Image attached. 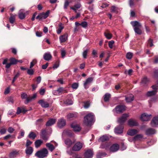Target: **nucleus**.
Wrapping results in <instances>:
<instances>
[{
  "label": "nucleus",
  "mask_w": 158,
  "mask_h": 158,
  "mask_svg": "<svg viewBox=\"0 0 158 158\" xmlns=\"http://www.w3.org/2000/svg\"><path fill=\"white\" fill-rule=\"evenodd\" d=\"M94 116L93 113L87 114L84 118V123L87 125H91L94 120Z\"/></svg>",
  "instance_id": "obj_1"
},
{
  "label": "nucleus",
  "mask_w": 158,
  "mask_h": 158,
  "mask_svg": "<svg viewBox=\"0 0 158 158\" xmlns=\"http://www.w3.org/2000/svg\"><path fill=\"white\" fill-rule=\"evenodd\" d=\"M131 23L134 27V30L136 33L139 35L142 33L141 30L139 28V27L141 26L139 23L137 21H131Z\"/></svg>",
  "instance_id": "obj_2"
},
{
  "label": "nucleus",
  "mask_w": 158,
  "mask_h": 158,
  "mask_svg": "<svg viewBox=\"0 0 158 158\" xmlns=\"http://www.w3.org/2000/svg\"><path fill=\"white\" fill-rule=\"evenodd\" d=\"M48 154V151L46 148H44L37 151L35 154V156L37 157L41 158L46 157Z\"/></svg>",
  "instance_id": "obj_3"
},
{
  "label": "nucleus",
  "mask_w": 158,
  "mask_h": 158,
  "mask_svg": "<svg viewBox=\"0 0 158 158\" xmlns=\"http://www.w3.org/2000/svg\"><path fill=\"white\" fill-rule=\"evenodd\" d=\"M153 90L148 92L146 94V95L148 97H151L155 95L157 92L158 86L156 85H153L152 86Z\"/></svg>",
  "instance_id": "obj_4"
},
{
  "label": "nucleus",
  "mask_w": 158,
  "mask_h": 158,
  "mask_svg": "<svg viewBox=\"0 0 158 158\" xmlns=\"http://www.w3.org/2000/svg\"><path fill=\"white\" fill-rule=\"evenodd\" d=\"M50 11L48 10L45 13H42L39 14L36 18L39 20L45 19L48 17Z\"/></svg>",
  "instance_id": "obj_5"
},
{
  "label": "nucleus",
  "mask_w": 158,
  "mask_h": 158,
  "mask_svg": "<svg viewBox=\"0 0 158 158\" xmlns=\"http://www.w3.org/2000/svg\"><path fill=\"white\" fill-rule=\"evenodd\" d=\"M82 146L83 144L82 143L80 142H78L74 145L72 148V149L75 151H79L82 148Z\"/></svg>",
  "instance_id": "obj_6"
},
{
  "label": "nucleus",
  "mask_w": 158,
  "mask_h": 158,
  "mask_svg": "<svg viewBox=\"0 0 158 158\" xmlns=\"http://www.w3.org/2000/svg\"><path fill=\"white\" fill-rule=\"evenodd\" d=\"M40 137L43 140L46 141L48 139L49 135H48L46 130H43L41 131Z\"/></svg>",
  "instance_id": "obj_7"
},
{
  "label": "nucleus",
  "mask_w": 158,
  "mask_h": 158,
  "mask_svg": "<svg viewBox=\"0 0 158 158\" xmlns=\"http://www.w3.org/2000/svg\"><path fill=\"white\" fill-rule=\"evenodd\" d=\"M84 155L86 158H92L94 155V152L92 149H88L85 151Z\"/></svg>",
  "instance_id": "obj_8"
},
{
  "label": "nucleus",
  "mask_w": 158,
  "mask_h": 158,
  "mask_svg": "<svg viewBox=\"0 0 158 158\" xmlns=\"http://www.w3.org/2000/svg\"><path fill=\"white\" fill-rule=\"evenodd\" d=\"M71 127L75 131H79L81 129V128L79 125L77 124L76 122H74L71 124Z\"/></svg>",
  "instance_id": "obj_9"
},
{
  "label": "nucleus",
  "mask_w": 158,
  "mask_h": 158,
  "mask_svg": "<svg viewBox=\"0 0 158 158\" xmlns=\"http://www.w3.org/2000/svg\"><path fill=\"white\" fill-rule=\"evenodd\" d=\"M152 115L151 114H148L146 113L142 114L140 116V119L143 121H147L149 120L151 117Z\"/></svg>",
  "instance_id": "obj_10"
},
{
  "label": "nucleus",
  "mask_w": 158,
  "mask_h": 158,
  "mask_svg": "<svg viewBox=\"0 0 158 158\" xmlns=\"http://www.w3.org/2000/svg\"><path fill=\"white\" fill-rule=\"evenodd\" d=\"M129 116V114H123L122 116L119 118L118 120V121L120 124L124 123L127 120V118Z\"/></svg>",
  "instance_id": "obj_11"
},
{
  "label": "nucleus",
  "mask_w": 158,
  "mask_h": 158,
  "mask_svg": "<svg viewBox=\"0 0 158 158\" xmlns=\"http://www.w3.org/2000/svg\"><path fill=\"white\" fill-rule=\"evenodd\" d=\"M38 103L42 107L44 108H47L49 106V103L44 99H41L39 100Z\"/></svg>",
  "instance_id": "obj_12"
},
{
  "label": "nucleus",
  "mask_w": 158,
  "mask_h": 158,
  "mask_svg": "<svg viewBox=\"0 0 158 158\" xmlns=\"http://www.w3.org/2000/svg\"><path fill=\"white\" fill-rule=\"evenodd\" d=\"M66 124V122L65 120L63 118H61L59 119L57 122L58 127L61 128L64 126Z\"/></svg>",
  "instance_id": "obj_13"
},
{
  "label": "nucleus",
  "mask_w": 158,
  "mask_h": 158,
  "mask_svg": "<svg viewBox=\"0 0 158 158\" xmlns=\"http://www.w3.org/2000/svg\"><path fill=\"white\" fill-rule=\"evenodd\" d=\"M151 126L153 127H157L158 125V117H155L153 118L151 122Z\"/></svg>",
  "instance_id": "obj_14"
},
{
  "label": "nucleus",
  "mask_w": 158,
  "mask_h": 158,
  "mask_svg": "<svg viewBox=\"0 0 158 158\" xmlns=\"http://www.w3.org/2000/svg\"><path fill=\"white\" fill-rule=\"evenodd\" d=\"M93 80V78L92 77H89L86 80L84 84V88L85 89H87L89 88L88 85L92 83Z\"/></svg>",
  "instance_id": "obj_15"
},
{
  "label": "nucleus",
  "mask_w": 158,
  "mask_h": 158,
  "mask_svg": "<svg viewBox=\"0 0 158 158\" xmlns=\"http://www.w3.org/2000/svg\"><path fill=\"white\" fill-rule=\"evenodd\" d=\"M54 143L55 144V147L50 143L46 144V146L51 152H52L55 149V147L57 145V143L56 142H54Z\"/></svg>",
  "instance_id": "obj_16"
},
{
  "label": "nucleus",
  "mask_w": 158,
  "mask_h": 158,
  "mask_svg": "<svg viewBox=\"0 0 158 158\" xmlns=\"http://www.w3.org/2000/svg\"><path fill=\"white\" fill-rule=\"evenodd\" d=\"M125 109V107L124 105H118L117 106L115 110L117 113H120L123 112Z\"/></svg>",
  "instance_id": "obj_17"
},
{
  "label": "nucleus",
  "mask_w": 158,
  "mask_h": 158,
  "mask_svg": "<svg viewBox=\"0 0 158 158\" xmlns=\"http://www.w3.org/2000/svg\"><path fill=\"white\" fill-rule=\"evenodd\" d=\"M119 148V145L118 144L115 143L112 145L110 148V151L114 152L117 151Z\"/></svg>",
  "instance_id": "obj_18"
},
{
  "label": "nucleus",
  "mask_w": 158,
  "mask_h": 158,
  "mask_svg": "<svg viewBox=\"0 0 158 158\" xmlns=\"http://www.w3.org/2000/svg\"><path fill=\"white\" fill-rule=\"evenodd\" d=\"M123 127L120 125L115 127L114 131L115 134H118L122 133L123 132Z\"/></svg>",
  "instance_id": "obj_19"
},
{
  "label": "nucleus",
  "mask_w": 158,
  "mask_h": 158,
  "mask_svg": "<svg viewBox=\"0 0 158 158\" xmlns=\"http://www.w3.org/2000/svg\"><path fill=\"white\" fill-rule=\"evenodd\" d=\"M128 125L130 127L136 126L138 125V123L136 120L133 119H129L128 122Z\"/></svg>",
  "instance_id": "obj_20"
},
{
  "label": "nucleus",
  "mask_w": 158,
  "mask_h": 158,
  "mask_svg": "<svg viewBox=\"0 0 158 158\" xmlns=\"http://www.w3.org/2000/svg\"><path fill=\"white\" fill-rule=\"evenodd\" d=\"M68 39V34L67 33L60 35L59 37V40L60 43H63L65 42Z\"/></svg>",
  "instance_id": "obj_21"
},
{
  "label": "nucleus",
  "mask_w": 158,
  "mask_h": 158,
  "mask_svg": "<svg viewBox=\"0 0 158 158\" xmlns=\"http://www.w3.org/2000/svg\"><path fill=\"white\" fill-rule=\"evenodd\" d=\"M138 130L135 129H131L129 130L127 132V134L128 135L131 136H133L136 135L138 133Z\"/></svg>",
  "instance_id": "obj_22"
},
{
  "label": "nucleus",
  "mask_w": 158,
  "mask_h": 158,
  "mask_svg": "<svg viewBox=\"0 0 158 158\" xmlns=\"http://www.w3.org/2000/svg\"><path fill=\"white\" fill-rule=\"evenodd\" d=\"M134 99V95L130 94L127 96H125V100L127 102H130L133 101Z\"/></svg>",
  "instance_id": "obj_23"
},
{
  "label": "nucleus",
  "mask_w": 158,
  "mask_h": 158,
  "mask_svg": "<svg viewBox=\"0 0 158 158\" xmlns=\"http://www.w3.org/2000/svg\"><path fill=\"white\" fill-rule=\"evenodd\" d=\"M156 132V131L154 129L150 128L147 129L145 132L146 134L148 135L154 134Z\"/></svg>",
  "instance_id": "obj_24"
},
{
  "label": "nucleus",
  "mask_w": 158,
  "mask_h": 158,
  "mask_svg": "<svg viewBox=\"0 0 158 158\" xmlns=\"http://www.w3.org/2000/svg\"><path fill=\"white\" fill-rule=\"evenodd\" d=\"M56 121V119L50 118L46 123V126H49L54 124Z\"/></svg>",
  "instance_id": "obj_25"
},
{
  "label": "nucleus",
  "mask_w": 158,
  "mask_h": 158,
  "mask_svg": "<svg viewBox=\"0 0 158 158\" xmlns=\"http://www.w3.org/2000/svg\"><path fill=\"white\" fill-rule=\"evenodd\" d=\"M44 59L47 61H48L50 60L52 58V56L51 55L50 53H45L44 55Z\"/></svg>",
  "instance_id": "obj_26"
},
{
  "label": "nucleus",
  "mask_w": 158,
  "mask_h": 158,
  "mask_svg": "<svg viewBox=\"0 0 158 158\" xmlns=\"http://www.w3.org/2000/svg\"><path fill=\"white\" fill-rule=\"evenodd\" d=\"M143 138V135L141 134H138L134 137V139L136 144L137 141H140Z\"/></svg>",
  "instance_id": "obj_27"
},
{
  "label": "nucleus",
  "mask_w": 158,
  "mask_h": 158,
  "mask_svg": "<svg viewBox=\"0 0 158 158\" xmlns=\"http://www.w3.org/2000/svg\"><path fill=\"white\" fill-rule=\"evenodd\" d=\"M33 149L32 147H26L25 150V152L27 155H31L33 153Z\"/></svg>",
  "instance_id": "obj_28"
},
{
  "label": "nucleus",
  "mask_w": 158,
  "mask_h": 158,
  "mask_svg": "<svg viewBox=\"0 0 158 158\" xmlns=\"http://www.w3.org/2000/svg\"><path fill=\"white\" fill-rule=\"evenodd\" d=\"M43 143V141L41 139L36 140L35 142V145L36 148H39Z\"/></svg>",
  "instance_id": "obj_29"
},
{
  "label": "nucleus",
  "mask_w": 158,
  "mask_h": 158,
  "mask_svg": "<svg viewBox=\"0 0 158 158\" xmlns=\"http://www.w3.org/2000/svg\"><path fill=\"white\" fill-rule=\"evenodd\" d=\"M81 6V4L80 3L76 4L74 6V7H70V9L73 10L75 13L77 12V9L80 8Z\"/></svg>",
  "instance_id": "obj_30"
},
{
  "label": "nucleus",
  "mask_w": 158,
  "mask_h": 158,
  "mask_svg": "<svg viewBox=\"0 0 158 158\" xmlns=\"http://www.w3.org/2000/svg\"><path fill=\"white\" fill-rule=\"evenodd\" d=\"M128 140L130 142H133L135 144V147L137 148H145L147 147V146L146 147H143V146H141V147H139L138 146V145H136L135 143V140L134 139V137L133 138H129L128 139Z\"/></svg>",
  "instance_id": "obj_31"
},
{
  "label": "nucleus",
  "mask_w": 158,
  "mask_h": 158,
  "mask_svg": "<svg viewBox=\"0 0 158 158\" xmlns=\"http://www.w3.org/2000/svg\"><path fill=\"white\" fill-rule=\"evenodd\" d=\"M25 13L23 10H21L19 11V17L20 19H23L25 17Z\"/></svg>",
  "instance_id": "obj_32"
},
{
  "label": "nucleus",
  "mask_w": 158,
  "mask_h": 158,
  "mask_svg": "<svg viewBox=\"0 0 158 158\" xmlns=\"http://www.w3.org/2000/svg\"><path fill=\"white\" fill-rule=\"evenodd\" d=\"M63 90V89L62 88H59L53 91V92L54 95H59L62 92Z\"/></svg>",
  "instance_id": "obj_33"
},
{
  "label": "nucleus",
  "mask_w": 158,
  "mask_h": 158,
  "mask_svg": "<svg viewBox=\"0 0 158 158\" xmlns=\"http://www.w3.org/2000/svg\"><path fill=\"white\" fill-rule=\"evenodd\" d=\"M72 134L71 131L68 130H64L63 132L62 136L64 137V136H71Z\"/></svg>",
  "instance_id": "obj_34"
},
{
  "label": "nucleus",
  "mask_w": 158,
  "mask_h": 158,
  "mask_svg": "<svg viewBox=\"0 0 158 158\" xmlns=\"http://www.w3.org/2000/svg\"><path fill=\"white\" fill-rule=\"evenodd\" d=\"M109 139L108 137L106 135H103L100 137L99 139V141L102 142H104Z\"/></svg>",
  "instance_id": "obj_35"
},
{
  "label": "nucleus",
  "mask_w": 158,
  "mask_h": 158,
  "mask_svg": "<svg viewBox=\"0 0 158 158\" xmlns=\"http://www.w3.org/2000/svg\"><path fill=\"white\" fill-rule=\"evenodd\" d=\"M149 81V80L146 77H144L142 80L141 84L143 85L148 83Z\"/></svg>",
  "instance_id": "obj_36"
},
{
  "label": "nucleus",
  "mask_w": 158,
  "mask_h": 158,
  "mask_svg": "<svg viewBox=\"0 0 158 158\" xmlns=\"http://www.w3.org/2000/svg\"><path fill=\"white\" fill-rule=\"evenodd\" d=\"M106 154L104 152H98L97 155V158H101L102 157H106Z\"/></svg>",
  "instance_id": "obj_37"
},
{
  "label": "nucleus",
  "mask_w": 158,
  "mask_h": 158,
  "mask_svg": "<svg viewBox=\"0 0 158 158\" xmlns=\"http://www.w3.org/2000/svg\"><path fill=\"white\" fill-rule=\"evenodd\" d=\"M118 8L114 6H112L110 9L111 12L115 13L118 12Z\"/></svg>",
  "instance_id": "obj_38"
},
{
  "label": "nucleus",
  "mask_w": 158,
  "mask_h": 158,
  "mask_svg": "<svg viewBox=\"0 0 158 158\" xmlns=\"http://www.w3.org/2000/svg\"><path fill=\"white\" fill-rule=\"evenodd\" d=\"M59 27L57 30V33L58 34H60L62 30L64 29V27L62 25L61 23H60L59 25Z\"/></svg>",
  "instance_id": "obj_39"
},
{
  "label": "nucleus",
  "mask_w": 158,
  "mask_h": 158,
  "mask_svg": "<svg viewBox=\"0 0 158 158\" xmlns=\"http://www.w3.org/2000/svg\"><path fill=\"white\" fill-rule=\"evenodd\" d=\"M16 15H11L9 19V21L10 23L11 24L14 23L15 21V18Z\"/></svg>",
  "instance_id": "obj_40"
},
{
  "label": "nucleus",
  "mask_w": 158,
  "mask_h": 158,
  "mask_svg": "<svg viewBox=\"0 0 158 158\" xmlns=\"http://www.w3.org/2000/svg\"><path fill=\"white\" fill-rule=\"evenodd\" d=\"M29 137L32 139H34L36 136V134L34 132H30L28 135Z\"/></svg>",
  "instance_id": "obj_41"
},
{
  "label": "nucleus",
  "mask_w": 158,
  "mask_h": 158,
  "mask_svg": "<svg viewBox=\"0 0 158 158\" xmlns=\"http://www.w3.org/2000/svg\"><path fill=\"white\" fill-rule=\"evenodd\" d=\"M19 154V152L17 150L14 151L10 153V156L11 157L15 156Z\"/></svg>",
  "instance_id": "obj_42"
},
{
  "label": "nucleus",
  "mask_w": 158,
  "mask_h": 158,
  "mask_svg": "<svg viewBox=\"0 0 158 158\" xmlns=\"http://www.w3.org/2000/svg\"><path fill=\"white\" fill-rule=\"evenodd\" d=\"M65 144L68 146H70L73 143L72 141L69 139H67L64 141Z\"/></svg>",
  "instance_id": "obj_43"
},
{
  "label": "nucleus",
  "mask_w": 158,
  "mask_h": 158,
  "mask_svg": "<svg viewBox=\"0 0 158 158\" xmlns=\"http://www.w3.org/2000/svg\"><path fill=\"white\" fill-rule=\"evenodd\" d=\"M6 131L7 129L5 127H1L0 129V133L1 135L4 134L6 133Z\"/></svg>",
  "instance_id": "obj_44"
},
{
  "label": "nucleus",
  "mask_w": 158,
  "mask_h": 158,
  "mask_svg": "<svg viewBox=\"0 0 158 158\" xmlns=\"http://www.w3.org/2000/svg\"><path fill=\"white\" fill-rule=\"evenodd\" d=\"M110 97V95L108 93H106L104 96V100L105 102L108 101Z\"/></svg>",
  "instance_id": "obj_45"
},
{
  "label": "nucleus",
  "mask_w": 158,
  "mask_h": 158,
  "mask_svg": "<svg viewBox=\"0 0 158 158\" xmlns=\"http://www.w3.org/2000/svg\"><path fill=\"white\" fill-rule=\"evenodd\" d=\"M10 63L12 64H15L18 62V60L14 58H11L10 59Z\"/></svg>",
  "instance_id": "obj_46"
},
{
  "label": "nucleus",
  "mask_w": 158,
  "mask_h": 158,
  "mask_svg": "<svg viewBox=\"0 0 158 158\" xmlns=\"http://www.w3.org/2000/svg\"><path fill=\"white\" fill-rule=\"evenodd\" d=\"M27 74L29 75H32L33 74L34 71L33 69L30 68V69H27Z\"/></svg>",
  "instance_id": "obj_47"
},
{
  "label": "nucleus",
  "mask_w": 158,
  "mask_h": 158,
  "mask_svg": "<svg viewBox=\"0 0 158 158\" xmlns=\"http://www.w3.org/2000/svg\"><path fill=\"white\" fill-rule=\"evenodd\" d=\"M37 62L36 59H34L30 63V68H31L37 63Z\"/></svg>",
  "instance_id": "obj_48"
},
{
  "label": "nucleus",
  "mask_w": 158,
  "mask_h": 158,
  "mask_svg": "<svg viewBox=\"0 0 158 158\" xmlns=\"http://www.w3.org/2000/svg\"><path fill=\"white\" fill-rule=\"evenodd\" d=\"M107 39H110L112 37V35L109 32H105L104 33Z\"/></svg>",
  "instance_id": "obj_49"
},
{
  "label": "nucleus",
  "mask_w": 158,
  "mask_h": 158,
  "mask_svg": "<svg viewBox=\"0 0 158 158\" xmlns=\"http://www.w3.org/2000/svg\"><path fill=\"white\" fill-rule=\"evenodd\" d=\"M80 25L84 28H85L87 27L88 26V23L86 21H83L80 23Z\"/></svg>",
  "instance_id": "obj_50"
},
{
  "label": "nucleus",
  "mask_w": 158,
  "mask_h": 158,
  "mask_svg": "<svg viewBox=\"0 0 158 158\" xmlns=\"http://www.w3.org/2000/svg\"><path fill=\"white\" fill-rule=\"evenodd\" d=\"M73 103L72 101L69 99H68L64 101V103L67 105H72Z\"/></svg>",
  "instance_id": "obj_51"
},
{
  "label": "nucleus",
  "mask_w": 158,
  "mask_h": 158,
  "mask_svg": "<svg viewBox=\"0 0 158 158\" xmlns=\"http://www.w3.org/2000/svg\"><path fill=\"white\" fill-rule=\"evenodd\" d=\"M114 43V42L113 40L109 41L108 42V46L109 48L111 49L113 48V46Z\"/></svg>",
  "instance_id": "obj_52"
},
{
  "label": "nucleus",
  "mask_w": 158,
  "mask_h": 158,
  "mask_svg": "<svg viewBox=\"0 0 158 158\" xmlns=\"http://www.w3.org/2000/svg\"><path fill=\"white\" fill-rule=\"evenodd\" d=\"M32 143V142L31 141L27 139V140L26 144V147H31V146H30L31 144Z\"/></svg>",
  "instance_id": "obj_53"
},
{
  "label": "nucleus",
  "mask_w": 158,
  "mask_h": 158,
  "mask_svg": "<svg viewBox=\"0 0 158 158\" xmlns=\"http://www.w3.org/2000/svg\"><path fill=\"white\" fill-rule=\"evenodd\" d=\"M133 55L132 53L131 52H128L126 54V57L128 59H130L132 58Z\"/></svg>",
  "instance_id": "obj_54"
},
{
  "label": "nucleus",
  "mask_w": 158,
  "mask_h": 158,
  "mask_svg": "<svg viewBox=\"0 0 158 158\" xmlns=\"http://www.w3.org/2000/svg\"><path fill=\"white\" fill-rule=\"evenodd\" d=\"M66 53V51L64 49H62L61 50V57L62 58H64L65 57Z\"/></svg>",
  "instance_id": "obj_55"
},
{
  "label": "nucleus",
  "mask_w": 158,
  "mask_h": 158,
  "mask_svg": "<svg viewBox=\"0 0 158 158\" xmlns=\"http://www.w3.org/2000/svg\"><path fill=\"white\" fill-rule=\"evenodd\" d=\"M88 51V49H86L85 50H84V52H83L82 53V55H83V57L84 58H86V56H87Z\"/></svg>",
  "instance_id": "obj_56"
},
{
  "label": "nucleus",
  "mask_w": 158,
  "mask_h": 158,
  "mask_svg": "<svg viewBox=\"0 0 158 158\" xmlns=\"http://www.w3.org/2000/svg\"><path fill=\"white\" fill-rule=\"evenodd\" d=\"M78 86V84L77 83H73L71 86L72 87L73 89H76Z\"/></svg>",
  "instance_id": "obj_57"
},
{
  "label": "nucleus",
  "mask_w": 158,
  "mask_h": 158,
  "mask_svg": "<svg viewBox=\"0 0 158 158\" xmlns=\"http://www.w3.org/2000/svg\"><path fill=\"white\" fill-rule=\"evenodd\" d=\"M45 92V89L44 88H41L39 91V93L41 95H44Z\"/></svg>",
  "instance_id": "obj_58"
},
{
  "label": "nucleus",
  "mask_w": 158,
  "mask_h": 158,
  "mask_svg": "<svg viewBox=\"0 0 158 158\" xmlns=\"http://www.w3.org/2000/svg\"><path fill=\"white\" fill-rule=\"evenodd\" d=\"M14 131H15L14 129L11 127H9L7 130L8 131L9 133H12Z\"/></svg>",
  "instance_id": "obj_59"
},
{
  "label": "nucleus",
  "mask_w": 158,
  "mask_h": 158,
  "mask_svg": "<svg viewBox=\"0 0 158 158\" xmlns=\"http://www.w3.org/2000/svg\"><path fill=\"white\" fill-rule=\"evenodd\" d=\"M21 97L22 99H26L27 97V95L26 94L23 93L21 94Z\"/></svg>",
  "instance_id": "obj_60"
},
{
  "label": "nucleus",
  "mask_w": 158,
  "mask_h": 158,
  "mask_svg": "<svg viewBox=\"0 0 158 158\" xmlns=\"http://www.w3.org/2000/svg\"><path fill=\"white\" fill-rule=\"evenodd\" d=\"M90 106V104L89 102H85L84 103V107L85 108H88Z\"/></svg>",
  "instance_id": "obj_61"
},
{
  "label": "nucleus",
  "mask_w": 158,
  "mask_h": 158,
  "mask_svg": "<svg viewBox=\"0 0 158 158\" xmlns=\"http://www.w3.org/2000/svg\"><path fill=\"white\" fill-rule=\"evenodd\" d=\"M69 3L68 1H66L64 2V9H67V7L69 5Z\"/></svg>",
  "instance_id": "obj_62"
},
{
  "label": "nucleus",
  "mask_w": 158,
  "mask_h": 158,
  "mask_svg": "<svg viewBox=\"0 0 158 158\" xmlns=\"http://www.w3.org/2000/svg\"><path fill=\"white\" fill-rule=\"evenodd\" d=\"M127 148V146L124 145V144L122 143H121V149L122 150H123L126 149Z\"/></svg>",
  "instance_id": "obj_63"
},
{
  "label": "nucleus",
  "mask_w": 158,
  "mask_h": 158,
  "mask_svg": "<svg viewBox=\"0 0 158 158\" xmlns=\"http://www.w3.org/2000/svg\"><path fill=\"white\" fill-rule=\"evenodd\" d=\"M74 116V114L72 113H69L67 116V118H73Z\"/></svg>",
  "instance_id": "obj_64"
}]
</instances>
